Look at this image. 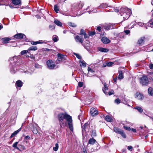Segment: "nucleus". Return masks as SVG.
Instances as JSON below:
<instances>
[{"instance_id": "1", "label": "nucleus", "mask_w": 153, "mask_h": 153, "mask_svg": "<svg viewBox=\"0 0 153 153\" xmlns=\"http://www.w3.org/2000/svg\"><path fill=\"white\" fill-rule=\"evenodd\" d=\"M61 129H64L66 126H68L70 130L73 131V127L72 117L66 113H60L57 116Z\"/></svg>"}, {"instance_id": "2", "label": "nucleus", "mask_w": 153, "mask_h": 153, "mask_svg": "<svg viewBox=\"0 0 153 153\" xmlns=\"http://www.w3.org/2000/svg\"><path fill=\"white\" fill-rule=\"evenodd\" d=\"M120 14L123 16L124 19H126L130 17L131 13V10L127 8H123L121 9Z\"/></svg>"}, {"instance_id": "3", "label": "nucleus", "mask_w": 153, "mask_h": 153, "mask_svg": "<svg viewBox=\"0 0 153 153\" xmlns=\"http://www.w3.org/2000/svg\"><path fill=\"white\" fill-rule=\"evenodd\" d=\"M149 82V81L146 76L143 75L140 78V83L143 86L147 85Z\"/></svg>"}, {"instance_id": "4", "label": "nucleus", "mask_w": 153, "mask_h": 153, "mask_svg": "<svg viewBox=\"0 0 153 153\" xmlns=\"http://www.w3.org/2000/svg\"><path fill=\"white\" fill-rule=\"evenodd\" d=\"M48 68L50 69H53L56 66V65L54 61L52 60H49L47 62Z\"/></svg>"}, {"instance_id": "5", "label": "nucleus", "mask_w": 153, "mask_h": 153, "mask_svg": "<svg viewBox=\"0 0 153 153\" xmlns=\"http://www.w3.org/2000/svg\"><path fill=\"white\" fill-rule=\"evenodd\" d=\"M74 38L76 42H79L81 43L82 45L84 47V48H86L85 45L83 43V40L81 38L78 36H76Z\"/></svg>"}, {"instance_id": "6", "label": "nucleus", "mask_w": 153, "mask_h": 153, "mask_svg": "<svg viewBox=\"0 0 153 153\" xmlns=\"http://www.w3.org/2000/svg\"><path fill=\"white\" fill-rule=\"evenodd\" d=\"M14 37L16 39H25L26 36L24 34L19 33H17L14 36Z\"/></svg>"}, {"instance_id": "7", "label": "nucleus", "mask_w": 153, "mask_h": 153, "mask_svg": "<svg viewBox=\"0 0 153 153\" xmlns=\"http://www.w3.org/2000/svg\"><path fill=\"white\" fill-rule=\"evenodd\" d=\"M90 113L92 116H95L98 114V111L95 108H92L90 110Z\"/></svg>"}, {"instance_id": "8", "label": "nucleus", "mask_w": 153, "mask_h": 153, "mask_svg": "<svg viewBox=\"0 0 153 153\" xmlns=\"http://www.w3.org/2000/svg\"><path fill=\"white\" fill-rule=\"evenodd\" d=\"M101 41L105 44L109 43L110 42V40L106 37H103L101 39Z\"/></svg>"}, {"instance_id": "9", "label": "nucleus", "mask_w": 153, "mask_h": 153, "mask_svg": "<svg viewBox=\"0 0 153 153\" xmlns=\"http://www.w3.org/2000/svg\"><path fill=\"white\" fill-rule=\"evenodd\" d=\"M89 127V123L88 122L85 123L83 126H82V133L85 131V129L88 128Z\"/></svg>"}, {"instance_id": "10", "label": "nucleus", "mask_w": 153, "mask_h": 153, "mask_svg": "<svg viewBox=\"0 0 153 153\" xmlns=\"http://www.w3.org/2000/svg\"><path fill=\"white\" fill-rule=\"evenodd\" d=\"M98 51L102 52H107L109 51V50L106 48H104L101 47H98L97 48Z\"/></svg>"}, {"instance_id": "11", "label": "nucleus", "mask_w": 153, "mask_h": 153, "mask_svg": "<svg viewBox=\"0 0 153 153\" xmlns=\"http://www.w3.org/2000/svg\"><path fill=\"white\" fill-rule=\"evenodd\" d=\"M64 56L61 54H58V60L59 61H61L62 60H64L65 59Z\"/></svg>"}, {"instance_id": "12", "label": "nucleus", "mask_w": 153, "mask_h": 153, "mask_svg": "<svg viewBox=\"0 0 153 153\" xmlns=\"http://www.w3.org/2000/svg\"><path fill=\"white\" fill-rule=\"evenodd\" d=\"M88 76H92V75H91V74H90L91 73L94 74V71L89 67H88Z\"/></svg>"}, {"instance_id": "13", "label": "nucleus", "mask_w": 153, "mask_h": 153, "mask_svg": "<svg viewBox=\"0 0 153 153\" xmlns=\"http://www.w3.org/2000/svg\"><path fill=\"white\" fill-rule=\"evenodd\" d=\"M103 28L106 30H109L113 28L110 25L108 24H105L103 25Z\"/></svg>"}, {"instance_id": "14", "label": "nucleus", "mask_w": 153, "mask_h": 153, "mask_svg": "<svg viewBox=\"0 0 153 153\" xmlns=\"http://www.w3.org/2000/svg\"><path fill=\"white\" fill-rule=\"evenodd\" d=\"M104 89L103 87L102 88V90L104 93L106 95L108 94V92L106 91L108 89V88L107 84L105 82L104 83Z\"/></svg>"}, {"instance_id": "15", "label": "nucleus", "mask_w": 153, "mask_h": 153, "mask_svg": "<svg viewBox=\"0 0 153 153\" xmlns=\"http://www.w3.org/2000/svg\"><path fill=\"white\" fill-rule=\"evenodd\" d=\"M11 39L8 37L3 38L2 39L3 43H7Z\"/></svg>"}, {"instance_id": "16", "label": "nucleus", "mask_w": 153, "mask_h": 153, "mask_svg": "<svg viewBox=\"0 0 153 153\" xmlns=\"http://www.w3.org/2000/svg\"><path fill=\"white\" fill-rule=\"evenodd\" d=\"M17 57L14 56L10 58V63L12 64L15 63L17 61Z\"/></svg>"}, {"instance_id": "17", "label": "nucleus", "mask_w": 153, "mask_h": 153, "mask_svg": "<svg viewBox=\"0 0 153 153\" xmlns=\"http://www.w3.org/2000/svg\"><path fill=\"white\" fill-rule=\"evenodd\" d=\"M22 82L20 80H18L16 82V87H20L22 86Z\"/></svg>"}, {"instance_id": "18", "label": "nucleus", "mask_w": 153, "mask_h": 153, "mask_svg": "<svg viewBox=\"0 0 153 153\" xmlns=\"http://www.w3.org/2000/svg\"><path fill=\"white\" fill-rule=\"evenodd\" d=\"M148 94L149 95L152 96L153 95V88L151 87H150L148 89Z\"/></svg>"}, {"instance_id": "19", "label": "nucleus", "mask_w": 153, "mask_h": 153, "mask_svg": "<svg viewBox=\"0 0 153 153\" xmlns=\"http://www.w3.org/2000/svg\"><path fill=\"white\" fill-rule=\"evenodd\" d=\"M143 96L141 94L137 93L135 94V97L138 100H140L142 99Z\"/></svg>"}, {"instance_id": "20", "label": "nucleus", "mask_w": 153, "mask_h": 153, "mask_svg": "<svg viewBox=\"0 0 153 153\" xmlns=\"http://www.w3.org/2000/svg\"><path fill=\"white\" fill-rule=\"evenodd\" d=\"M119 74L118 76V79H121L123 78V72L122 71H119Z\"/></svg>"}, {"instance_id": "21", "label": "nucleus", "mask_w": 153, "mask_h": 153, "mask_svg": "<svg viewBox=\"0 0 153 153\" xmlns=\"http://www.w3.org/2000/svg\"><path fill=\"white\" fill-rule=\"evenodd\" d=\"M96 142V140L93 138H90L88 141V143L91 145H93Z\"/></svg>"}, {"instance_id": "22", "label": "nucleus", "mask_w": 153, "mask_h": 153, "mask_svg": "<svg viewBox=\"0 0 153 153\" xmlns=\"http://www.w3.org/2000/svg\"><path fill=\"white\" fill-rule=\"evenodd\" d=\"M144 37H141L140 38L138 41V43L140 45H142L144 42Z\"/></svg>"}, {"instance_id": "23", "label": "nucleus", "mask_w": 153, "mask_h": 153, "mask_svg": "<svg viewBox=\"0 0 153 153\" xmlns=\"http://www.w3.org/2000/svg\"><path fill=\"white\" fill-rule=\"evenodd\" d=\"M12 2L13 4L16 5L21 4L20 0H13Z\"/></svg>"}, {"instance_id": "24", "label": "nucleus", "mask_w": 153, "mask_h": 153, "mask_svg": "<svg viewBox=\"0 0 153 153\" xmlns=\"http://www.w3.org/2000/svg\"><path fill=\"white\" fill-rule=\"evenodd\" d=\"M108 4L106 3H102L99 7H98V8H106L108 7Z\"/></svg>"}, {"instance_id": "25", "label": "nucleus", "mask_w": 153, "mask_h": 153, "mask_svg": "<svg viewBox=\"0 0 153 153\" xmlns=\"http://www.w3.org/2000/svg\"><path fill=\"white\" fill-rule=\"evenodd\" d=\"M134 108L137 110L140 113H142L143 111V109L140 107H135Z\"/></svg>"}, {"instance_id": "26", "label": "nucleus", "mask_w": 153, "mask_h": 153, "mask_svg": "<svg viewBox=\"0 0 153 153\" xmlns=\"http://www.w3.org/2000/svg\"><path fill=\"white\" fill-rule=\"evenodd\" d=\"M54 23L59 26H62V25L61 22L58 20H55L54 21Z\"/></svg>"}, {"instance_id": "27", "label": "nucleus", "mask_w": 153, "mask_h": 153, "mask_svg": "<svg viewBox=\"0 0 153 153\" xmlns=\"http://www.w3.org/2000/svg\"><path fill=\"white\" fill-rule=\"evenodd\" d=\"M105 119L106 121L109 122H111L112 120L111 117L108 115H107L105 117Z\"/></svg>"}, {"instance_id": "28", "label": "nucleus", "mask_w": 153, "mask_h": 153, "mask_svg": "<svg viewBox=\"0 0 153 153\" xmlns=\"http://www.w3.org/2000/svg\"><path fill=\"white\" fill-rule=\"evenodd\" d=\"M52 39L54 42H57L58 40V37L56 35H53L52 37Z\"/></svg>"}, {"instance_id": "29", "label": "nucleus", "mask_w": 153, "mask_h": 153, "mask_svg": "<svg viewBox=\"0 0 153 153\" xmlns=\"http://www.w3.org/2000/svg\"><path fill=\"white\" fill-rule=\"evenodd\" d=\"M79 63L81 66H83L84 67H85L86 66V63L85 62L82 60H80Z\"/></svg>"}, {"instance_id": "30", "label": "nucleus", "mask_w": 153, "mask_h": 153, "mask_svg": "<svg viewBox=\"0 0 153 153\" xmlns=\"http://www.w3.org/2000/svg\"><path fill=\"white\" fill-rule=\"evenodd\" d=\"M119 134H120L123 138H126V136L123 130H121V131L120 132Z\"/></svg>"}, {"instance_id": "31", "label": "nucleus", "mask_w": 153, "mask_h": 153, "mask_svg": "<svg viewBox=\"0 0 153 153\" xmlns=\"http://www.w3.org/2000/svg\"><path fill=\"white\" fill-rule=\"evenodd\" d=\"M37 50V48L36 46H32L30 47L28 50V51H36Z\"/></svg>"}, {"instance_id": "32", "label": "nucleus", "mask_w": 153, "mask_h": 153, "mask_svg": "<svg viewBox=\"0 0 153 153\" xmlns=\"http://www.w3.org/2000/svg\"><path fill=\"white\" fill-rule=\"evenodd\" d=\"M114 130L115 132L116 133H117L118 134H120V132L122 130L119 129L117 127H114Z\"/></svg>"}, {"instance_id": "33", "label": "nucleus", "mask_w": 153, "mask_h": 153, "mask_svg": "<svg viewBox=\"0 0 153 153\" xmlns=\"http://www.w3.org/2000/svg\"><path fill=\"white\" fill-rule=\"evenodd\" d=\"M43 42H40V41L36 42L31 41V43L32 45H36L37 44L42 43Z\"/></svg>"}, {"instance_id": "34", "label": "nucleus", "mask_w": 153, "mask_h": 153, "mask_svg": "<svg viewBox=\"0 0 153 153\" xmlns=\"http://www.w3.org/2000/svg\"><path fill=\"white\" fill-rule=\"evenodd\" d=\"M18 143H19L18 142H16L14 144H13L12 146L13 147L16 148V149L19 150V148L17 146V145Z\"/></svg>"}, {"instance_id": "35", "label": "nucleus", "mask_w": 153, "mask_h": 153, "mask_svg": "<svg viewBox=\"0 0 153 153\" xmlns=\"http://www.w3.org/2000/svg\"><path fill=\"white\" fill-rule=\"evenodd\" d=\"M148 25H150L151 27H153V21L152 19L150 20L148 23Z\"/></svg>"}, {"instance_id": "36", "label": "nucleus", "mask_w": 153, "mask_h": 153, "mask_svg": "<svg viewBox=\"0 0 153 153\" xmlns=\"http://www.w3.org/2000/svg\"><path fill=\"white\" fill-rule=\"evenodd\" d=\"M68 25L69 26L73 27H75L76 26V25L75 24L71 22L68 23Z\"/></svg>"}, {"instance_id": "37", "label": "nucleus", "mask_w": 153, "mask_h": 153, "mask_svg": "<svg viewBox=\"0 0 153 153\" xmlns=\"http://www.w3.org/2000/svg\"><path fill=\"white\" fill-rule=\"evenodd\" d=\"M55 146L53 147V150L55 151H57L59 148V145L58 143H56L55 145Z\"/></svg>"}, {"instance_id": "38", "label": "nucleus", "mask_w": 153, "mask_h": 153, "mask_svg": "<svg viewBox=\"0 0 153 153\" xmlns=\"http://www.w3.org/2000/svg\"><path fill=\"white\" fill-rule=\"evenodd\" d=\"M54 11L56 13H58V12L59 10V9L58 6L57 5H55L54 6Z\"/></svg>"}, {"instance_id": "39", "label": "nucleus", "mask_w": 153, "mask_h": 153, "mask_svg": "<svg viewBox=\"0 0 153 153\" xmlns=\"http://www.w3.org/2000/svg\"><path fill=\"white\" fill-rule=\"evenodd\" d=\"M91 136L92 137H95L96 136V131L95 130H93L92 131Z\"/></svg>"}, {"instance_id": "40", "label": "nucleus", "mask_w": 153, "mask_h": 153, "mask_svg": "<svg viewBox=\"0 0 153 153\" xmlns=\"http://www.w3.org/2000/svg\"><path fill=\"white\" fill-rule=\"evenodd\" d=\"M114 63L112 62H110L106 63V65L108 67L112 66L114 64Z\"/></svg>"}, {"instance_id": "41", "label": "nucleus", "mask_w": 153, "mask_h": 153, "mask_svg": "<svg viewBox=\"0 0 153 153\" xmlns=\"http://www.w3.org/2000/svg\"><path fill=\"white\" fill-rule=\"evenodd\" d=\"M28 50L22 51L21 52V54L22 55H23L25 54V53H28Z\"/></svg>"}, {"instance_id": "42", "label": "nucleus", "mask_w": 153, "mask_h": 153, "mask_svg": "<svg viewBox=\"0 0 153 153\" xmlns=\"http://www.w3.org/2000/svg\"><path fill=\"white\" fill-rule=\"evenodd\" d=\"M33 133L34 134H36L38 132V131L36 128L33 127V129L32 130Z\"/></svg>"}, {"instance_id": "43", "label": "nucleus", "mask_w": 153, "mask_h": 153, "mask_svg": "<svg viewBox=\"0 0 153 153\" xmlns=\"http://www.w3.org/2000/svg\"><path fill=\"white\" fill-rule=\"evenodd\" d=\"M74 54L76 56V57L79 59H82L81 56L78 54L76 53H74Z\"/></svg>"}, {"instance_id": "44", "label": "nucleus", "mask_w": 153, "mask_h": 153, "mask_svg": "<svg viewBox=\"0 0 153 153\" xmlns=\"http://www.w3.org/2000/svg\"><path fill=\"white\" fill-rule=\"evenodd\" d=\"M18 133L17 132V131H15L12 134L10 137V138H11L15 136Z\"/></svg>"}, {"instance_id": "45", "label": "nucleus", "mask_w": 153, "mask_h": 153, "mask_svg": "<svg viewBox=\"0 0 153 153\" xmlns=\"http://www.w3.org/2000/svg\"><path fill=\"white\" fill-rule=\"evenodd\" d=\"M30 138V137L29 136L27 135L26 136H25V138L24 140L26 142V143H27V141L26 140H29Z\"/></svg>"}, {"instance_id": "46", "label": "nucleus", "mask_w": 153, "mask_h": 153, "mask_svg": "<svg viewBox=\"0 0 153 153\" xmlns=\"http://www.w3.org/2000/svg\"><path fill=\"white\" fill-rule=\"evenodd\" d=\"M85 34H86V33L84 30L82 29H81L80 30V34L81 35H85Z\"/></svg>"}, {"instance_id": "47", "label": "nucleus", "mask_w": 153, "mask_h": 153, "mask_svg": "<svg viewBox=\"0 0 153 153\" xmlns=\"http://www.w3.org/2000/svg\"><path fill=\"white\" fill-rule=\"evenodd\" d=\"M120 100L119 98H117L115 100V102L117 104L120 103Z\"/></svg>"}, {"instance_id": "48", "label": "nucleus", "mask_w": 153, "mask_h": 153, "mask_svg": "<svg viewBox=\"0 0 153 153\" xmlns=\"http://www.w3.org/2000/svg\"><path fill=\"white\" fill-rule=\"evenodd\" d=\"M124 128L126 130H127L128 131H130L131 130V129L129 127L126 126H123Z\"/></svg>"}, {"instance_id": "49", "label": "nucleus", "mask_w": 153, "mask_h": 153, "mask_svg": "<svg viewBox=\"0 0 153 153\" xmlns=\"http://www.w3.org/2000/svg\"><path fill=\"white\" fill-rule=\"evenodd\" d=\"M83 5L82 3L79 4L78 6V8L79 9H81L83 6Z\"/></svg>"}, {"instance_id": "50", "label": "nucleus", "mask_w": 153, "mask_h": 153, "mask_svg": "<svg viewBox=\"0 0 153 153\" xmlns=\"http://www.w3.org/2000/svg\"><path fill=\"white\" fill-rule=\"evenodd\" d=\"M89 34L90 36H92L95 34V32L94 31H90L89 32Z\"/></svg>"}, {"instance_id": "51", "label": "nucleus", "mask_w": 153, "mask_h": 153, "mask_svg": "<svg viewBox=\"0 0 153 153\" xmlns=\"http://www.w3.org/2000/svg\"><path fill=\"white\" fill-rule=\"evenodd\" d=\"M49 27L51 28V30L54 29L55 28V26L54 25H50L49 26Z\"/></svg>"}, {"instance_id": "52", "label": "nucleus", "mask_w": 153, "mask_h": 153, "mask_svg": "<svg viewBox=\"0 0 153 153\" xmlns=\"http://www.w3.org/2000/svg\"><path fill=\"white\" fill-rule=\"evenodd\" d=\"M78 86L79 87H81L83 85V83L82 82H79L78 83Z\"/></svg>"}, {"instance_id": "53", "label": "nucleus", "mask_w": 153, "mask_h": 153, "mask_svg": "<svg viewBox=\"0 0 153 153\" xmlns=\"http://www.w3.org/2000/svg\"><path fill=\"white\" fill-rule=\"evenodd\" d=\"M128 150L132 151L133 149V147L131 146H128Z\"/></svg>"}, {"instance_id": "54", "label": "nucleus", "mask_w": 153, "mask_h": 153, "mask_svg": "<svg viewBox=\"0 0 153 153\" xmlns=\"http://www.w3.org/2000/svg\"><path fill=\"white\" fill-rule=\"evenodd\" d=\"M114 94V91H111L108 92V94L109 95H111Z\"/></svg>"}, {"instance_id": "55", "label": "nucleus", "mask_w": 153, "mask_h": 153, "mask_svg": "<svg viewBox=\"0 0 153 153\" xmlns=\"http://www.w3.org/2000/svg\"><path fill=\"white\" fill-rule=\"evenodd\" d=\"M137 24L140 26H142L144 25L143 23L141 22H138Z\"/></svg>"}, {"instance_id": "56", "label": "nucleus", "mask_w": 153, "mask_h": 153, "mask_svg": "<svg viewBox=\"0 0 153 153\" xmlns=\"http://www.w3.org/2000/svg\"><path fill=\"white\" fill-rule=\"evenodd\" d=\"M124 32L126 33V34H128L130 33V30H124Z\"/></svg>"}, {"instance_id": "57", "label": "nucleus", "mask_w": 153, "mask_h": 153, "mask_svg": "<svg viewBox=\"0 0 153 153\" xmlns=\"http://www.w3.org/2000/svg\"><path fill=\"white\" fill-rule=\"evenodd\" d=\"M149 68L151 69H153V64H150L149 65Z\"/></svg>"}, {"instance_id": "58", "label": "nucleus", "mask_w": 153, "mask_h": 153, "mask_svg": "<svg viewBox=\"0 0 153 153\" xmlns=\"http://www.w3.org/2000/svg\"><path fill=\"white\" fill-rule=\"evenodd\" d=\"M15 68H12V70L11 71L12 73H15V72H16L15 70Z\"/></svg>"}, {"instance_id": "59", "label": "nucleus", "mask_w": 153, "mask_h": 153, "mask_svg": "<svg viewBox=\"0 0 153 153\" xmlns=\"http://www.w3.org/2000/svg\"><path fill=\"white\" fill-rule=\"evenodd\" d=\"M97 30L99 31H100L101 30V27H97Z\"/></svg>"}, {"instance_id": "60", "label": "nucleus", "mask_w": 153, "mask_h": 153, "mask_svg": "<svg viewBox=\"0 0 153 153\" xmlns=\"http://www.w3.org/2000/svg\"><path fill=\"white\" fill-rule=\"evenodd\" d=\"M117 78V76L115 78H113V80H114V82H116Z\"/></svg>"}, {"instance_id": "61", "label": "nucleus", "mask_w": 153, "mask_h": 153, "mask_svg": "<svg viewBox=\"0 0 153 153\" xmlns=\"http://www.w3.org/2000/svg\"><path fill=\"white\" fill-rule=\"evenodd\" d=\"M131 130L132 131L134 132H136V130L135 129H134L133 128H132L131 129Z\"/></svg>"}, {"instance_id": "62", "label": "nucleus", "mask_w": 153, "mask_h": 153, "mask_svg": "<svg viewBox=\"0 0 153 153\" xmlns=\"http://www.w3.org/2000/svg\"><path fill=\"white\" fill-rule=\"evenodd\" d=\"M3 28V26L1 23H0V30H1Z\"/></svg>"}, {"instance_id": "63", "label": "nucleus", "mask_w": 153, "mask_h": 153, "mask_svg": "<svg viewBox=\"0 0 153 153\" xmlns=\"http://www.w3.org/2000/svg\"><path fill=\"white\" fill-rule=\"evenodd\" d=\"M84 35V38L85 39H86L88 37V36H87L86 33L85 34V35Z\"/></svg>"}, {"instance_id": "64", "label": "nucleus", "mask_w": 153, "mask_h": 153, "mask_svg": "<svg viewBox=\"0 0 153 153\" xmlns=\"http://www.w3.org/2000/svg\"><path fill=\"white\" fill-rule=\"evenodd\" d=\"M21 128H20L18 130H17L16 131H17V132L18 133H19V131H21Z\"/></svg>"}]
</instances>
